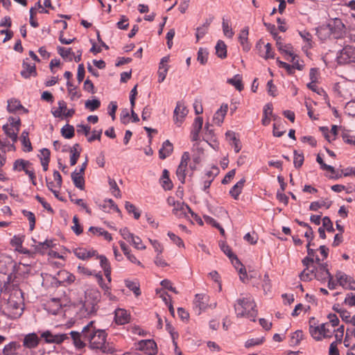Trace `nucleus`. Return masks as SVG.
<instances>
[{
	"label": "nucleus",
	"mask_w": 355,
	"mask_h": 355,
	"mask_svg": "<svg viewBox=\"0 0 355 355\" xmlns=\"http://www.w3.org/2000/svg\"><path fill=\"white\" fill-rule=\"evenodd\" d=\"M125 284L128 288L132 291L136 297L141 295L140 286L137 280L125 279Z\"/></svg>",
	"instance_id": "obj_38"
},
{
	"label": "nucleus",
	"mask_w": 355,
	"mask_h": 355,
	"mask_svg": "<svg viewBox=\"0 0 355 355\" xmlns=\"http://www.w3.org/2000/svg\"><path fill=\"white\" fill-rule=\"evenodd\" d=\"M304 334L302 330L295 331L291 336L290 345L295 346L300 344V341L303 339Z\"/></svg>",
	"instance_id": "obj_46"
},
{
	"label": "nucleus",
	"mask_w": 355,
	"mask_h": 355,
	"mask_svg": "<svg viewBox=\"0 0 355 355\" xmlns=\"http://www.w3.org/2000/svg\"><path fill=\"white\" fill-rule=\"evenodd\" d=\"M272 30H275V26L274 25L272 26V29L270 31L271 33L273 35L274 39L276 40V44L278 50L287 55H288L291 59L290 61H294V55H295L293 47L291 44H284L281 41V37L278 36L276 33H273Z\"/></svg>",
	"instance_id": "obj_6"
},
{
	"label": "nucleus",
	"mask_w": 355,
	"mask_h": 355,
	"mask_svg": "<svg viewBox=\"0 0 355 355\" xmlns=\"http://www.w3.org/2000/svg\"><path fill=\"white\" fill-rule=\"evenodd\" d=\"M234 311L239 318H247L252 321H255L257 315L256 304L251 296L241 295L239 297L234 304Z\"/></svg>",
	"instance_id": "obj_2"
},
{
	"label": "nucleus",
	"mask_w": 355,
	"mask_h": 355,
	"mask_svg": "<svg viewBox=\"0 0 355 355\" xmlns=\"http://www.w3.org/2000/svg\"><path fill=\"white\" fill-rule=\"evenodd\" d=\"M285 132L286 130L281 127L280 124L277 123H275L273 124L272 134L275 137H280L285 133Z\"/></svg>",
	"instance_id": "obj_63"
},
{
	"label": "nucleus",
	"mask_w": 355,
	"mask_h": 355,
	"mask_svg": "<svg viewBox=\"0 0 355 355\" xmlns=\"http://www.w3.org/2000/svg\"><path fill=\"white\" fill-rule=\"evenodd\" d=\"M74 128L73 125L66 124L61 129L62 135L66 139H71L74 136Z\"/></svg>",
	"instance_id": "obj_48"
},
{
	"label": "nucleus",
	"mask_w": 355,
	"mask_h": 355,
	"mask_svg": "<svg viewBox=\"0 0 355 355\" xmlns=\"http://www.w3.org/2000/svg\"><path fill=\"white\" fill-rule=\"evenodd\" d=\"M310 243H308L306 245L307 248V257L303 259L302 263L307 264L314 263H318L320 261V258L318 255L315 254V252L314 250L310 248Z\"/></svg>",
	"instance_id": "obj_28"
},
{
	"label": "nucleus",
	"mask_w": 355,
	"mask_h": 355,
	"mask_svg": "<svg viewBox=\"0 0 355 355\" xmlns=\"http://www.w3.org/2000/svg\"><path fill=\"white\" fill-rule=\"evenodd\" d=\"M256 49L258 50L259 55L266 60L274 58L275 57V53L270 43L264 44V42L260 40L256 44Z\"/></svg>",
	"instance_id": "obj_11"
},
{
	"label": "nucleus",
	"mask_w": 355,
	"mask_h": 355,
	"mask_svg": "<svg viewBox=\"0 0 355 355\" xmlns=\"http://www.w3.org/2000/svg\"><path fill=\"white\" fill-rule=\"evenodd\" d=\"M263 115L261 123L263 125H269L272 118L273 120L277 119V116L273 115L272 114V105L271 103H267L263 107Z\"/></svg>",
	"instance_id": "obj_20"
},
{
	"label": "nucleus",
	"mask_w": 355,
	"mask_h": 355,
	"mask_svg": "<svg viewBox=\"0 0 355 355\" xmlns=\"http://www.w3.org/2000/svg\"><path fill=\"white\" fill-rule=\"evenodd\" d=\"M23 241L22 236L15 235L10 241V244L18 250L19 248H22Z\"/></svg>",
	"instance_id": "obj_61"
},
{
	"label": "nucleus",
	"mask_w": 355,
	"mask_h": 355,
	"mask_svg": "<svg viewBox=\"0 0 355 355\" xmlns=\"http://www.w3.org/2000/svg\"><path fill=\"white\" fill-rule=\"evenodd\" d=\"M3 130L4 131L7 137H10L14 143L17 141L18 133L19 130L17 129L15 130V128H13V125H3Z\"/></svg>",
	"instance_id": "obj_35"
},
{
	"label": "nucleus",
	"mask_w": 355,
	"mask_h": 355,
	"mask_svg": "<svg viewBox=\"0 0 355 355\" xmlns=\"http://www.w3.org/2000/svg\"><path fill=\"white\" fill-rule=\"evenodd\" d=\"M89 297V295L86 293L85 300L81 303V307L79 311L80 315L83 317L89 315L96 311V300H90Z\"/></svg>",
	"instance_id": "obj_8"
},
{
	"label": "nucleus",
	"mask_w": 355,
	"mask_h": 355,
	"mask_svg": "<svg viewBox=\"0 0 355 355\" xmlns=\"http://www.w3.org/2000/svg\"><path fill=\"white\" fill-rule=\"evenodd\" d=\"M23 69L21 75L24 78H29L31 76L35 77L37 76L36 67L35 64H31L25 61L22 64Z\"/></svg>",
	"instance_id": "obj_25"
},
{
	"label": "nucleus",
	"mask_w": 355,
	"mask_h": 355,
	"mask_svg": "<svg viewBox=\"0 0 355 355\" xmlns=\"http://www.w3.org/2000/svg\"><path fill=\"white\" fill-rule=\"evenodd\" d=\"M100 106H101V102L97 98H94L92 100H87L85 101V108L92 112L95 111L96 110L98 109Z\"/></svg>",
	"instance_id": "obj_49"
},
{
	"label": "nucleus",
	"mask_w": 355,
	"mask_h": 355,
	"mask_svg": "<svg viewBox=\"0 0 355 355\" xmlns=\"http://www.w3.org/2000/svg\"><path fill=\"white\" fill-rule=\"evenodd\" d=\"M300 35L306 42V44L303 46V49L308 50L312 46V35L306 31H302L299 32Z\"/></svg>",
	"instance_id": "obj_42"
},
{
	"label": "nucleus",
	"mask_w": 355,
	"mask_h": 355,
	"mask_svg": "<svg viewBox=\"0 0 355 355\" xmlns=\"http://www.w3.org/2000/svg\"><path fill=\"white\" fill-rule=\"evenodd\" d=\"M100 260V265L104 270V274L106 279L109 283L111 282V271L110 269V263L108 259L104 255H97V258Z\"/></svg>",
	"instance_id": "obj_27"
},
{
	"label": "nucleus",
	"mask_w": 355,
	"mask_h": 355,
	"mask_svg": "<svg viewBox=\"0 0 355 355\" xmlns=\"http://www.w3.org/2000/svg\"><path fill=\"white\" fill-rule=\"evenodd\" d=\"M227 104H222L220 107L215 112L213 116L214 123L219 126L221 125L227 112Z\"/></svg>",
	"instance_id": "obj_19"
},
{
	"label": "nucleus",
	"mask_w": 355,
	"mask_h": 355,
	"mask_svg": "<svg viewBox=\"0 0 355 355\" xmlns=\"http://www.w3.org/2000/svg\"><path fill=\"white\" fill-rule=\"evenodd\" d=\"M125 207L129 214H133L134 218L135 219L139 218L141 216V212L136 208V207L133 204L129 202H126L125 204Z\"/></svg>",
	"instance_id": "obj_51"
},
{
	"label": "nucleus",
	"mask_w": 355,
	"mask_h": 355,
	"mask_svg": "<svg viewBox=\"0 0 355 355\" xmlns=\"http://www.w3.org/2000/svg\"><path fill=\"white\" fill-rule=\"evenodd\" d=\"M234 265V268L239 270V273L242 275L243 276H240V278L242 281H244V277L246 276V272L245 269L243 267V264L240 262V261L238 259L236 256H234L232 257V259H230Z\"/></svg>",
	"instance_id": "obj_39"
},
{
	"label": "nucleus",
	"mask_w": 355,
	"mask_h": 355,
	"mask_svg": "<svg viewBox=\"0 0 355 355\" xmlns=\"http://www.w3.org/2000/svg\"><path fill=\"white\" fill-rule=\"evenodd\" d=\"M189 211L190 207L182 202L177 203L176 206L173 209V214L179 218H186L190 220Z\"/></svg>",
	"instance_id": "obj_12"
},
{
	"label": "nucleus",
	"mask_w": 355,
	"mask_h": 355,
	"mask_svg": "<svg viewBox=\"0 0 355 355\" xmlns=\"http://www.w3.org/2000/svg\"><path fill=\"white\" fill-rule=\"evenodd\" d=\"M33 241L35 251L42 254H44L48 249L53 246V241L51 240L46 239L43 242H37L35 239Z\"/></svg>",
	"instance_id": "obj_29"
},
{
	"label": "nucleus",
	"mask_w": 355,
	"mask_h": 355,
	"mask_svg": "<svg viewBox=\"0 0 355 355\" xmlns=\"http://www.w3.org/2000/svg\"><path fill=\"white\" fill-rule=\"evenodd\" d=\"M98 207L103 211L110 213L111 211V199L100 201Z\"/></svg>",
	"instance_id": "obj_57"
},
{
	"label": "nucleus",
	"mask_w": 355,
	"mask_h": 355,
	"mask_svg": "<svg viewBox=\"0 0 355 355\" xmlns=\"http://www.w3.org/2000/svg\"><path fill=\"white\" fill-rule=\"evenodd\" d=\"M190 159V155L188 152H184L181 157V162L177 168L176 175L181 183H184L186 178V170L188 162Z\"/></svg>",
	"instance_id": "obj_10"
},
{
	"label": "nucleus",
	"mask_w": 355,
	"mask_h": 355,
	"mask_svg": "<svg viewBox=\"0 0 355 355\" xmlns=\"http://www.w3.org/2000/svg\"><path fill=\"white\" fill-rule=\"evenodd\" d=\"M208 296L204 294H196L193 302L194 309L197 314H200L201 312L205 310L208 306L207 304Z\"/></svg>",
	"instance_id": "obj_13"
},
{
	"label": "nucleus",
	"mask_w": 355,
	"mask_h": 355,
	"mask_svg": "<svg viewBox=\"0 0 355 355\" xmlns=\"http://www.w3.org/2000/svg\"><path fill=\"white\" fill-rule=\"evenodd\" d=\"M21 347L19 343L12 341L4 346L2 354L3 355H20L17 351Z\"/></svg>",
	"instance_id": "obj_26"
},
{
	"label": "nucleus",
	"mask_w": 355,
	"mask_h": 355,
	"mask_svg": "<svg viewBox=\"0 0 355 355\" xmlns=\"http://www.w3.org/2000/svg\"><path fill=\"white\" fill-rule=\"evenodd\" d=\"M148 241L154 248L155 252H157V254H161L164 250V248L162 243L157 240L155 239H148Z\"/></svg>",
	"instance_id": "obj_58"
},
{
	"label": "nucleus",
	"mask_w": 355,
	"mask_h": 355,
	"mask_svg": "<svg viewBox=\"0 0 355 355\" xmlns=\"http://www.w3.org/2000/svg\"><path fill=\"white\" fill-rule=\"evenodd\" d=\"M343 340V336L342 332L340 333V330L337 331L336 335H335V340L329 345V355H340L338 345L342 343Z\"/></svg>",
	"instance_id": "obj_23"
},
{
	"label": "nucleus",
	"mask_w": 355,
	"mask_h": 355,
	"mask_svg": "<svg viewBox=\"0 0 355 355\" xmlns=\"http://www.w3.org/2000/svg\"><path fill=\"white\" fill-rule=\"evenodd\" d=\"M28 135L29 132L27 130H24L21 135V141L24 147L23 150L24 152H31L33 150V147Z\"/></svg>",
	"instance_id": "obj_36"
},
{
	"label": "nucleus",
	"mask_w": 355,
	"mask_h": 355,
	"mask_svg": "<svg viewBox=\"0 0 355 355\" xmlns=\"http://www.w3.org/2000/svg\"><path fill=\"white\" fill-rule=\"evenodd\" d=\"M336 281L338 285L342 286L343 288H349V282L351 281V277L347 275L341 271H338L336 274ZM349 288H352L349 286Z\"/></svg>",
	"instance_id": "obj_33"
},
{
	"label": "nucleus",
	"mask_w": 355,
	"mask_h": 355,
	"mask_svg": "<svg viewBox=\"0 0 355 355\" xmlns=\"http://www.w3.org/2000/svg\"><path fill=\"white\" fill-rule=\"evenodd\" d=\"M245 182V179L242 178L241 180H239L236 184H235L232 187V189L230 191V194L234 199H235V200L238 199L239 195L242 192Z\"/></svg>",
	"instance_id": "obj_32"
},
{
	"label": "nucleus",
	"mask_w": 355,
	"mask_h": 355,
	"mask_svg": "<svg viewBox=\"0 0 355 355\" xmlns=\"http://www.w3.org/2000/svg\"><path fill=\"white\" fill-rule=\"evenodd\" d=\"M208 58V51L207 49L203 48H200L198 52L197 60L202 64H205L207 61Z\"/></svg>",
	"instance_id": "obj_53"
},
{
	"label": "nucleus",
	"mask_w": 355,
	"mask_h": 355,
	"mask_svg": "<svg viewBox=\"0 0 355 355\" xmlns=\"http://www.w3.org/2000/svg\"><path fill=\"white\" fill-rule=\"evenodd\" d=\"M202 123L203 120L202 117L198 116L195 119L191 132V139L192 141H196L199 139V134L202 130Z\"/></svg>",
	"instance_id": "obj_21"
},
{
	"label": "nucleus",
	"mask_w": 355,
	"mask_h": 355,
	"mask_svg": "<svg viewBox=\"0 0 355 355\" xmlns=\"http://www.w3.org/2000/svg\"><path fill=\"white\" fill-rule=\"evenodd\" d=\"M189 110L184 103L181 101L177 102L173 111V121L178 127L182 124Z\"/></svg>",
	"instance_id": "obj_7"
},
{
	"label": "nucleus",
	"mask_w": 355,
	"mask_h": 355,
	"mask_svg": "<svg viewBox=\"0 0 355 355\" xmlns=\"http://www.w3.org/2000/svg\"><path fill=\"white\" fill-rule=\"evenodd\" d=\"M130 315L124 309H116L114 311V320L116 324L123 325L130 322Z\"/></svg>",
	"instance_id": "obj_15"
},
{
	"label": "nucleus",
	"mask_w": 355,
	"mask_h": 355,
	"mask_svg": "<svg viewBox=\"0 0 355 355\" xmlns=\"http://www.w3.org/2000/svg\"><path fill=\"white\" fill-rule=\"evenodd\" d=\"M222 28L223 34L225 37L228 38L233 37L234 35V31H233L231 25L229 24L227 20H226L225 18H223Z\"/></svg>",
	"instance_id": "obj_44"
},
{
	"label": "nucleus",
	"mask_w": 355,
	"mask_h": 355,
	"mask_svg": "<svg viewBox=\"0 0 355 355\" xmlns=\"http://www.w3.org/2000/svg\"><path fill=\"white\" fill-rule=\"evenodd\" d=\"M89 232H92L94 234L103 236L106 240L109 241H111V234L108 232L105 231L103 228L90 227L89 229Z\"/></svg>",
	"instance_id": "obj_45"
},
{
	"label": "nucleus",
	"mask_w": 355,
	"mask_h": 355,
	"mask_svg": "<svg viewBox=\"0 0 355 355\" xmlns=\"http://www.w3.org/2000/svg\"><path fill=\"white\" fill-rule=\"evenodd\" d=\"M40 342V338L35 333L26 334L23 339V346L28 349L36 348Z\"/></svg>",
	"instance_id": "obj_16"
},
{
	"label": "nucleus",
	"mask_w": 355,
	"mask_h": 355,
	"mask_svg": "<svg viewBox=\"0 0 355 355\" xmlns=\"http://www.w3.org/2000/svg\"><path fill=\"white\" fill-rule=\"evenodd\" d=\"M331 205L330 202L326 203L324 201L319 202V201H315L312 202L309 206V209L311 211H317L318 209L321 208L322 207H326V208H329Z\"/></svg>",
	"instance_id": "obj_56"
},
{
	"label": "nucleus",
	"mask_w": 355,
	"mask_h": 355,
	"mask_svg": "<svg viewBox=\"0 0 355 355\" xmlns=\"http://www.w3.org/2000/svg\"><path fill=\"white\" fill-rule=\"evenodd\" d=\"M227 83L234 86V87L239 91L242 90L243 88L242 85V79L239 75H236L232 78L228 79Z\"/></svg>",
	"instance_id": "obj_50"
},
{
	"label": "nucleus",
	"mask_w": 355,
	"mask_h": 355,
	"mask_svg": "<svg viewBox=\"0 0 355 355\" xmlns=\"http://www.w3.org/2000/svg\"><path fill=\"white\" fill-rule=\"evenodd\" d=\"M337 60L341 64L355 63V46L349 45L345 46L339 51Z\"/></svg>",
	"instance_id": "obj_4"
},
{
	"label": "nucleus",
	"mask_w": 355,
	"mask_h": 355,
	"mask_svg": "<svg viewBox=\"0 0 355 355\" xmlns=\"http://www.w3.org/2000/svg\"><path fill=\"white\" fill-rule=\"evenodd\" d=\"M303 265L306 266V268L300 275V279L302 281L308 282L315 279L316 266L311 263Z\"/></svg>",
	"instance_id": "obj_14"
},
{
	"label": "nucleus",
	"mask_w": 355,
	"mask_h": 355,
	"mask_svg": "<svg viewBox=\"0 0 355 355\" xmlns=\"http://www.w3.org/2000/svg\"><path fill=\"white\" fill-rule=\"evenodd\" d=\"M160 184L164 190H171L173 188V183L169 178V173L166 169H164L162 172Z\"/></svg>",
	"instance_id": "obj_37"
},
{
	"label": "nucleus",
	"mask_w": 355,
	"mask_h": 355,
	"mask_svg": "<svg viewBox=\"0 0 355 355\" xmlns=\"http://www.w3.org/2000/svg\"><path fill=\"white\" fill-rule=\"evenodd\" d=\"M13 170L17 171H24L25 173L28 175L32 184L33 185L36 184V176L35 174V171L33 168V164L31 162L23 159H18L15 160L13 164Z\"/></svg>",
	"instance_id": "obj_3"
},
{
	"label": "nucleus",
	"mask_w": 355,
	"mask_h": 355,
	"mask_svg": "<svg viewBox=\"0 0 355 355\" xmlns=\"http://www.w3.org/2000/svg\"><path fill=\"white\" fill-rule=\"evenodd\" d=\"M130 331L132 334L138 335L140 336H146L149 333L141 329L139 326H132L130 329Z\"/></svg>",
	"instance_id": "obj_62"
},
{
	"label": "nucleus",
	"mask_w": 355,
	"mask_h": 355,
	"mask_svg": "<svg viewBox=\"0 0 355 355\" xmlns=\"http://www.w3.org/2000/svg\"><path fill=\"white\" fill-rule=\"evenodd\" d=\"M304 162V155L302 153H298L297 150H294V160L293 164L295 168H300L302 166Z\"/></svg>",
	"instance_id": "obj_55"
},
{
	"label": "nucleus",
	"mask_w": 355,
	"mask_h": 355,
	"mask_svg": "<svg viewBox=\"0 0 355 355\" xmlns=\"http://www.w3.org/2000/svg\"><path fill=\"white\" fill-rule=\"evenodd\" d=\"M137 349L146 355H155L157 352V345L152 339L141 340L137 343Z\"/></svg>",
	"instance_id": "obj_9"
},
{
	"label": "nucleus",
	"mask_w": 355,
	"mask_h": 355,
	"mask_svg": "<svg viewBox=\"0 0 355 355\" xmlns=\"http://www.w3.org/2000/svg\"><path fill=\"white\" fill-rule=\"evenodd\" d=\"M216 53L220 58H225L227 56V46L224 42L219 40L216 45Z\"/></svg>",
	"instance_id": "obj_43"
},
{
	"label": "nucleus",
	"mask_w": 355,
	"mask_h": 355,
	"mask_svg": "<svg viewBox=\"0 0 355 355\" xmlns=\"http://www.w3.org/2000/svg\"><path fill=\"white\" fill-rule=\"evenodd\" d=\"M73 344L77 349L85 347V342L89 343L92 349H98L103 353L111 352L110 343L107 342V334L103 329H98L94 326V321H90L85 326L81 332L71 331L69 332Z\"/></svg>",
	"instance_id": "obj_1"
},
{
	"label": "nucleus",
	"mask_w": 355,
	"mask_h": 355,
	"mask_svg": "<svg viewBox=\"0 0 355 355\" xmlns=\"http://www.w3.org/2000/svg\"><path fill=\"white\" fill-rule=\"evenodd\" d=\"M173 150V144L168 140H166L163 143L162 147L159 150V158L162 159L166 158L171 154Z\"/></svg>",
	"instance_id": "obj_30"
},
{
	"label": "nucleus",
	"mask_w": 355,
	"mask_h": 355,
	"mask_svg": "<svg viewBox=\"0 0 355 355\" xmlns=\"http://www.w3.org/2000/svg\"><path fill=\"white\" fill-rule=\"evenodd\" d=\"M40 337L43 338L46 343L57 345L62 343L66 340L71 339L69 334H53L49 330L42 332Z\"/></svg>",
	"instance_id": "obj_5"
},
{
	"label": "nucleus",
	"mask_w": 355,
	"mask_h": 355,
	"mask_svg": "<svg viewBox=\"0 0 355 355\" xmlns=\"http://www.w3.org/2000/svg\"><path fill=\"white\" fill-rule=\"evenodd\" d=\"M329 321L326 322L327 324H329L332 329H337L340 327L339 325L340 320L336 315L335 314H329L328 316Z\"/></svg>",
	"instance_id": "obj_54"
},
{
	"label": "nucleus",
	"mask_w": 355,
	"mask_h": 355,
	"mask_svg": "<svg viewBox=\"0 0 355 355\" xmlns=\"http://www.w3.org/2000/svg\"><path fill=\"white\" fill-rule=\"evenodd\" d=\"M168 236L170 238V239L178 247H181V248L184 247L183 241L178 236L175 235L174 233L171 232H168Z\"/></svg>",
	"instance_id": "obj_60"
},
{
	"label": "nucleus",
	"mask_w": 355,
	"mask_h": 355,
	"mask_svg": "<svg viewBox=\"0 0 355 355\" xmlns=\"http://www.w3.org/2000/svg\"><path fill=\"white\" fill-rule=\"evenodd\" d=\"M58 52L63 59L68 60L69 61H71L73 56H74V53L71 51V48L66 49L62 46H58Z\"/></svg>",
	"instance_id": "obj_41"
},
{
	"label": "nucleus",
	"mask_w": 355,
	"mask_h": 355,
	"mask_svg": "<svg viewBox=\"0 0 355 355\" xmlns=\"http://www.w3.org/2000/svg\"><path fill=\"white\" fill-rule=\"evenodd\" d=\"M225 137L230 145L234 147V151L236 153H239L241 150V144L239 139L236 137V133L229 130L225 133Z\"/></svg>",
	"instance_id": "obj_24"
},
{
	"label": "nucleus",
	"mask_w": 355,
	"mask_h": 355,
	"mask_svg": "<svg viewBox=\"0 0 355 355\" xmlns=\"http://www.w3.org/2000/svg\"><path fill=\"white\" fill-rule=\"evenodd\" d=\"M7 110L9 112H15L19 110H23L24 112H28V110L21 104L19 100L15 98H10L8 101Z\"/></svg>",
	"instance_id": "obj_31"
},
{
	"label": "nucleus",
	"mask_w": 355,
	"mask_h": 355,
	"mask_svg": "<svg viewBox=\"0 0 355 355\" xmlns=\"http://www.w3.org/2000/svg\"><path fill=\"white\" fill-rule=\"evenodd\" d=\"M345 304L349 306H355V293L347 294L345 299Z\"/></svg>",
	"instance_id": "obj_64"
},
{
	"label": "nucleus",
	"mask_w": 355,
	"mask_h": 355,
	"mask_svg": "<svg viewBox=\"0 0 355 355\" xmlns=\"http://www.w3.org/2000/svg\"><path fill=\"white\" fill-rule=\"evenodd\" d=\"M264 340V337L248 339L245 343V347L246 348H250L257 345H260L263 343Z\"/></svg>",
	"instance_id": "obj_52"
},
{
	"label": "nucleus",
	"mask_w": 355,
	"mask_h": 355,
	"mask_svg": "<svg viewBox=\"0 0 355 355\" xmlns=\"http://www.w3.org/2000/svg\"><path fill=\"white\" fill-rule=\"evenodd\" d=\"M71 176L76 187L83 190L85 187V180L83 174L75 171L71 173Z\"/></svg>",
	"instance_id": "obj_34"
},
{
	"label": "nucleus",
	"mask_w": 355,
	"mask_h": 355,
	"mask_svg": "<svg viewBox=\"0 0 355 355\" xmlns=\"http://www.w3.org/2000/svg\"><path fill=\"white\" fill-rule=\"evenodd\" d=\"M322 323L321 324H315L313 323L311 320L309 322V333L311 337L317 340L320 341L323 340V330H322Z\"/></svg>",
	"instance_id": "obj_17"
},
{
	"label": "nucleus",
	"mask_w": 355,
	"mask_h": 355,
	"mask_svg": "<svg viewBox=\"0 0 355 355\" xmlns=\"http://www.w3.org/2000/svg\"><path fill=\"white\" fill-rule=\"evenodd\" d=\"M94 275L96 279L98 284L101 287V288L105 291V293L107 294L108 296H110L111 295L110 288L105 283V279L103 278L101 272H95Z\"/></svg>",
	"instance_id": "obj_40"
},
{
	"label": "nucleus",
	"mask_w": 355,
	"mask_h": 355,
	"mask_svg": "<svg viewBox=\"0 0 355 355\" xmlns=\"http://www.w3.org/2000/svg\"><path fill=\"white\" fill-rule=\"evenodd\" d=\"M315 279L318 281L324 282L331 277V274L327 268L326 266L320 263H316Z\"/></svg>",
	"instance_id": "obj_18"
},
{
	"label": "nucleus",
	"mask_w": 355,
	"mask_h": 355,
	"mask_svg": "<svg viewBox=\"0 0 355 355\" xmlns=\"http://www.w3.org/2000/svg\"><path fill=\"white\" fill-rule=\"evenodd\" d=\"M22 214L27 218L29 222V228L31 231H33L35 226V214L30 211L23 209L21 211Z\"/></svg>",
	"instance_id": "obj_47"
},
{
	"label": "nucleus",
	"mask_w": 355,
	"mask_h": 355,
	"mask_svg": "<svg viewBox=\"0 0 355 355\" xmlns=\"http://www.w3.org/2000/svg\"><path fill=\"white\" fill-rule=\"evenodd\" d=\"M130 242L133 246L138 250H145L146 245L142 243L141 239L139 236H133Z\"/></svg>",
	"instance_id": "obj_59"
},
{
	"label": "nucleus",
	"mask_w": 355,
	"mask_h": 355,
	"mask_svg": "<svg viewBox=\"0 0 355 355\" xmlns=\"http://www.w3.org/2000/svg\"><path fill=\"white\" fill-rule=\"evenodd\" d=\"M322 328L323 339L330 338L333 336V335L335 336V335H336L337 331L338 330H340V333L342 332L343 336H344L345 328L343 325H341L337 329H332L331 327L329 326V324H327L326 322H324L322 323Z\"/></svg>",
	"instance_id": "obj_22"
}]
</instances>
